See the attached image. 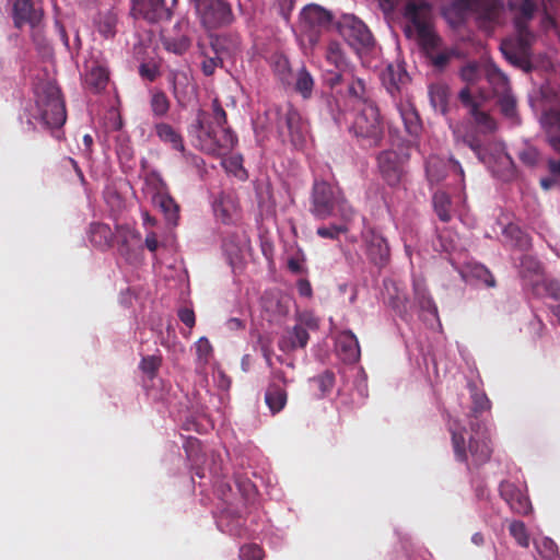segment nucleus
<instances>
[{
  "label": "nucleus",
  "mask_w": 560,
  "mask_h": 560,
  "mask_svg": "<svg viewBox=\"0 0 560 560\" xmlns=\"http://www.w3.org/2000/svg\"><path fill=\"white\" fill-rule=\"evenodd\" d=\"M470 434L466 441V429H451L452 446L456 460L465 463L468 469L479 468L491 458L493 448L488 430L479 422H469Z\"/></svg>",
  "instance_id": "nucleus-1"
},
{
  "label": "nucleus",
  "mask_w": 560,
  "mask_h": 560,
  "mask_svg": "<svg viewBox=\"0 0 560 560\" xmlns=\"http://www.w3.org/2000/svg\"><path fill=\"white\" fill-rule=\"evenodd\" d=\"M308 210L317 220L339 217L345 222H351L355 213L339 187L317 179L313 183Z\"/></svg>",
  "instance_id": "nucleus-2"
},
{
  "label": "nucleus",
  "mask_w": 560,
  "mask_h": 560,
  "mask_svg": "<svg viewBox=\"0 0 560 560\" xmlns=\"http://www.w3.org/2000/svg\"><path fill=\"white\" fill-rule=\"evenodd\" d=\"M468 13L475 15L479 30L492 33L503 22L504 0H452L444 8V14L456 21H464Z\"/></svg>",
  "instance_id": "nucleus-3"
},
{
  "label": "nucleus",
  "mask_w": 560,
  "mask_h": 560,
  "mask_svg": "<svg viewBox=\"0 0 560 560\" xmlns=\"http://www.w3.org/2000/svg\"><path fill=\"white\" fill-rule=\"evenodd\" d=\"M349 131L363 148H377L382 144L385 137L384 118L374 101L364 100L361 106L355 107Z\"/></svg>",
  "instance_id": "nucleus-4"
},
{
  "label": "nucleus",
  "mask_w": 560,
  "mask_h": 560,
  "mask_svg": "<svg viewBox=\"0 0 560 560\" xmlns=\"http://www.w3.org/2000/svg\"><path fill=\"white\" fill-rule=\"evenodd\" d=\"M36 107L42 122L48 128H60L67 120L65 101L59 86L45 82L36 88Z\"/></svg>",
  "instance_id": "nucleus-5"
},
{
  "label": "nucleus",
  "mask_w": 560,
  "mask_h": 560,
  "mask_svg": "<svg viewBox=\"0 0 560 560\" xmlns=\"http://www.w3.org/2000/svg\"><path fill=\"white\" fill-rule=\"evenodd\" d=\"M405 16L416 28L421 47L432 48L441 43V37L435 33L432 25L429 4L409 1L405 7Z\"/></svg>",
  "instance_id": "nucleus-6"
},
{
  "label": "nucleus",
  "mask_w": 560,
  "mask_h": 560,
  "mask_svg": "<svg viewBox=\"0 0 560 560\" xmlns=\"http://www.w3.org/2000/svg\"><path fill=\"white\" fill-rule=\"evenodd\" d=\"M277 128L280 135L287 130L289 140L295 149H302L308 136V124L291 104L277 108Z\"/></svg>",
  "instance_id": "nucleus-7"
},
{
  "label": "nucleus",
  "mask_w": 560,
  "mask_h": 560,
  "mask_svg": "<svg viewBox=\"0 0 560 560\" xmlns=\"http://www.w3.org/2000/svg\"><path fill=\"white\" fill-rule=\"evenodd\" d=\"M195 8L202 26L208 30L229 26L235 20L232 5L226 0H195Z\"/></svg>",
  "instance_id": "nucleus-8"
},
{
  "label": "nucleus",
  "mask_w": 560,
  "mask_h": 560,
  "mask_svg": "<svg viewBox=\"0 0 560 560\" xmlns=\"http://www.w3.org/2000/svg\"><path fill=\"white\" fill-rule=\"evenodd\" d=\"M530 31L516 30V36L503 39L500 46L504 58L513 66L530 70V47L534 42Z\"/></svg>",
  "instance_id": "nucleus-9"
},
{
  "label": "nucleus",
  "mask_w": 560,
  "mask_h": 560,
  "mask_svg": "<svg viewBox=\"0 0 560 560\" xmlns=\"http://www.w3.org/2000/svg\"><path fill=\"white\" fill-rule=\"evenodd\" d=\"M236 143L237 137L230 127L210 126L199 136L200 149L211 155H225L234 149Z\"/></svg>",
  "instance_id": "nucleus-10"
},
{
  "label": "nucleus",
  "mask_w": 560,
  "mask_h": 560,
  "mask_svg": "<svg viewBox=\"0 0 560 560\" xmlns=\"http://www.w3.org/2000/svg\"><path fill=\"white\" fill-rule=\"evenodd\" d=\"M339 34L357 51L370 49L374 38L368 26L352 14H345L337 23Z\"/></svg>",
  "instance_id": "nucleus-11"
},
{
  "label": "nucleus",
  "mask_w": 560,
  "mask_h": 560,
  "mask_svg": "<svg viewBox=\"0 0 560 560\" xmlns=\"http://www.w3.org/2000/svg\"><path fill=\"white\" fill-rule=\"evenodd\" d=\"M178 0H131V13L138 20L158 24L171 20Z\"/></svg>",
  "instance_id": "nucleus-12"
},
{
  "label": "nucleus",
  "mask_w": 560,
  "mask_h": 560,
  "mask_svg": "<svg viewBox=\"0 0 560 560\" xmlns=\"http://www.w3.org/2000/svg\"><path fill=\"white\" fill-rule=\"evenodd\" d=\"M289 380L282 370L270 371L265 392V402L272 415L281 412L288 402Z\"/></svg>",
  "instance_id": "nucleus-13"
},
{
  "label": "nucleus",
  "mask_w": 560,
  "mask_h": 560,
  "mask_svg": "<svg viewBox=\"0 0 560 560\" xmlns=\"http://www.w3.org/2000/svg\"><path fill=\"white\" fill-rule=\"evenodd\" d=\"M215 218L223 224H236L242 218L240 201L234 190L221 191L212 203Z\"/></svg>",
  "instance_id": "nucleus-14"
},
{
  "label": "nucleus",
  "mask_w": 560,
  "mask_h": 560,
  "mask_svg": "<svg viewBox=\"0 0 560 560\" xmlns=\"http://www.w3.org/2000/svg\"><path fill=\"white\" fill-rule=\"evenodd\" d=\"M117 250L128 264H136L140 260L142 247L140 234L127 225L117 226L115 237Z\"/></svg>",
  "instance_id": "nucleus-15"
},
{
  "label": "nucleus",
  "mask_w": 560,
  "mask_h": 560,
  "mask_svg": "<svg viewBox=\"0 0 560 560\" xmlns=\"http://www.w3.org/2000/svg\"><path fill=\"white\" fill-rule=\"evenodd\" d=\"M365 244V253L372 264L384 267L388 264L390 249L387 241L374 229H368L362 233Z\"/></svg>",
  "instance_id": "nucleus-16"
},
{
  "label": "nucleus",
  "mask_w": 560,
  "mask_h": 560,
  "mask_svg": "<svg viewBox=\"0 0 560 560\" xmlns=\"http://www.w3.org/2000/svg\"><path fill=\"white\" fill-rule=\"evenodd\" d=\"M188 34L189 22L183 18L174 24L172 31L162 34L161 40L167 51L183 55L189 49L191 44Z\"/></svg>",
  "instance_id": "nucleus-17"
},
{
  "label": "nucleus",
  "mask_w": 560,
  "mask_h": 560,
  "mask_svg": "<svg viewBox=\"0 0 560 560\" xmlns=\"http://www.w3.org/2000/svg\"><path fill=\"white\" fill-rule=\"evenodd\" d=\"M376 160L383 179L389 186L399 184L402 176L399 154L394 150H384L377 154Z\"/></svg>",
  "instance_id": "nucleus-18"
},
{
  "label": "nucleus",
  "mask_w": 560,
  "mask_h": 560,
  "mask_svg": "<svg viewBox=\"0 0 560 560\" xmlns=\"http://www.w3.org/2000/svg\"><path fill=\"white\" fill-rule=\"evenodd\" d=\"M500 493L511 510L517 514L526 515L532 510L528 497L514 483L504 481L500 485Z\"/></svg>",
  "instance_id": "nucleus-19"
},
{
  "label": "nucleus",
  "mask_w": 560,
  "mask_h": 560,
  "mask_svg": "<svg viewBox=\"0 0 560 560\" xmlns=\"http://www.w3.org/2000/svg\"><path fill=\"white\" fill-rule=\"evenodd\" d=\"M407 71L399 65H389L382 73V82L390 96L395 100L409 83Z\"/></svg>",
  "instance_id": "nucleus-20"
},
{
  "label": "nucleus",
  "mask_w": 560,
  "mask_h": 560,
  "mask_svg": "<svg viewBox=\"0 0 560 560\" xmlns=\"http://www.w3.org/2000/svg\"><path fill=\"white\" fill-rule=\"evenodd\" d=\"M43 13L34 8L32 0H15L13 4L14 26L21 28L24 24L36 26L42 23Z\"/></svg>",
  "instance_id": "nucleus-21"
},
{
  "label": "nucleus",
  "mask_w": 560,
  "mask_h": 560,
  "mask_svg": "<svg viewBox=\"0 0 560 560\" xmlns=\"http://www.w3.org/2000/svg\"><path fill=\"white\" fill-rule=\"evenodd\" d=\"M337 351L343 362L355 363L360 360L361 351L357 336L351 330L341 331L336 340Z\"/></svg>",
  "instance_id": "nucleus-22"
},
{
  "label": "nucleus",
  "mask_w": 560,
  "mask_h": 560,
  "mask_svg": "<svg viewBox=\"0 0 560 560\" xmlns=\"http://www.w3.org/2000/svg\"><path fill=\"white\" fill-rule=\"evenodd\" d=\"M396 107L404 122L406 132L411 138L417 139L422 131V122L418 112L409 102H399L396 104Z\"/></svg>",
  "instance_id": "nucleus-23"
},
{
  "label": "nucleus",
  "mask_w": 560,
  "mask_h": 560,
  "mask_svg": "<svg viewBox=\"0 0 560 560\" xmlns=\"http://www.w3.org/2000/svg\"><path fill=\"white\" fill-rule=\"evenodd\" d=\"M510 9L515 13V30L530 31L528 23L536 12V3L533 0H510Z\"/></svg>",
  "instance_id": "nucleus-24"
},
{
  "label": "nucleus",
  "mask_w": 560,
  "mask_h": 560,
  "mask_svg": "<svg viewBox=\"0 0 560 560\" xmlns=\"http://www.w3.org/2000/svg\"><path fill=\"white\" fill-rule=\"evenodd\" d=\"M308 340L310 335L306 328L302 325H295L279 339L278 347L283 352H291L298 348H305Z\"/></svg>",
  "instance_id": "nucleus-25"
},
{
  "label": "nucleus",
  "mask_w": 560,
  "mask_h": 560,
  "mask_svg": "<svg viewBox=\"0 0 560 560\" xmlns=\"http://www.w3.org/2000/svg\"><path fill=\"white\" fill-rule=\"evenodd\" d=\"M224 65L220 56V48L218 39L211 40L210 46L201 51L200 68L205 75L211 77L218 68Z\"/></svg>",
  "instance_id": "nucleus-26"
},
{
  "label": "nucleus",
  "mask_w": 560,
  "mask_h": 560,
  "mask_svg": "<svg viewBox=\"0 0 560 560\" xmlns=\"http://www.w3.org/2000/svg\"><path fill=\"white\" fill-rule=\"evenodd\" d=\"M441 43L434 47H422L425 51L427 58L430 60L431 65L439 71H444L446 67L450 65L453 58H458L460 56L459 51L456 48H445L442 50H438Z\"/></svg>",
  "instance_id": "nucleus-27"
},
{
  "label": "nucleus",
  "mask_w": 560,
  "mask_h": 560,
  "mask_svg": "<svg viewBox=\"0 0 560 560\" xmlns=\"http://www.w3.org/2000/svg\"><path fill=\"white\" fill-rule=\"evenodd\" d=\"M545 128L548 144L555 151H560V107L545 114Z\"/></svg>",
  "instance_id": "nucleus-28"
},
{
  "label": "nucleus",
  "mask_w": 560,
  "mask_h": 560,
  "mask_svg": "<svg viewBox=\"0 0 560 560\" xmlns=\"http://www.w3.org/2000/svg\"><path fill=\"white\" fill-rule=\"evenodd\" d=\"M154 131L160 141L168 144L175 151L185 152L184 139L173 126L166 122H159L155 124Z\"/></svg>",
  "instance_id": "nucleus-29"
},
{
  "label": "nucleus",
  "mask_w": 560,
  "mask_h": 560,
  "mask_svg": "<svg viewBox=\"0 0 560 560\" xmlns=\"http://www.w3.org/2000/svg\"><path fill=\"white\" fill-rule=\"evenodd\" d=\"M109 81V71L105 66L94 63L85 75V84L93 93L103 92Z\"/></svg>",
  "instance_id": "nucleus-30"
},
{
  "label": "nucleus",
  "mask_w": 560,
  "mask_h": 560,
  "mask_svg": "<svg viewBox=\"0 0 560 560\" xmlns=\"http://www.w3.org/2000/svg\"><path fill=\"white\" fill-rule=\"evenodd\" d=\"M415 301L419 305V307L423 311H427L431 314H438V307L429 293L428 287L423 279L413 278L412 281Z\"/></svg>",
  "instance_id": "nucleus-31"
},
{
  "label": "nucleus",
  "mask_w": 560,
  "mask_h": 560,
  "mask_svg": "<svg viewBox=\"0 0 560 560\" xmlns=\"http://www.w3.org/2000/svg\"><path fill=\"white\" fill-rule=\"evenodd\" d=\"M485 73L488 83L497 96L511 91L508 77L494 63H489L486 67Z\"/></svg>",
  "instance_id": "nucleus-32"
},
{
  "label": "nucleus",
  "mask_w": 560,
  "mask_h": 560,
  "mask_svg": "<svg viewBox=\"0 0 560 560\" xmlns=\"http://www.w3.org/2000/svg\"><path fill=\"white\" fill-rule=\"evenodd\" d=\"M532 293L537 298H550L560 302V283L556 280H545L537 277L530 282Z\"/></svg>",
  "instance_id": "nucleus-33"
},
{
  "label": "nucleus",
  "mask_w": 560,
  "mask_h": 560,
  "mask_svg": "<svg viewBox=\"0 0 560 560\" xmlns=\"http://www.w3.org/2000/svg\"><path fill=\"white\" fill-rule=\"evenodd\" d=\"M302 20L311 27L325 26L331 21V14L317 4H308L301 12Z\"/></svg>",
  "instance_id": "nucleus-34"
},
{
  "label": "nucleus",
  "mask_w": 560,
  "mask_h": 560,
  "mask_svg": "<svg viewBox=\"0 0 560 560\" xmlns=\"http://www.w3.org/2000/svg\"><path fill=\"white\" fill-rule=\"evenodd\" d=\"M115 234L109 225L104 223H93L90 228V241L100 248L113 246Z\"/></svg>",
  "instance_id": "nucleus-35"
},
{
  "label": "nucleus",
  "mask_w": 560,
  "mask_h": 560,
  "mask_svg": "<svg viewBox=\"0 0 560 560\" xmlns=\"http://www.w3.org/2000/svg\"><path fill=\"white\" fill-rule=\"evenodd\" d=\"M448 170V161L445 162L443 159L435 155H432L427 160L425 171L428 179L431 183H439L443 180L446 177Z\"/></svg>",
  "instance_id": "nucleus-36"
},
{
  "label": "nucleus",
  "mask_w": 560,
  "mask_h": 560,
  "mask_svg": "<svg viewBox=\"0 0 560 560\" xmlns=\"http://www.w3.org/2000/svg\"><path fill=\"white\" fill-rule=\"evenodd\" d=\"M429 95L433 107L442 114H446L451 95L450 88L441 83L432 84L429 89Z\"/></svg>",
  "instance_id": "nucleus-37"
},
{
  "label": "nucleus",
  "mask_w": 560,
  "mask_h": 560,
  "mask_svg": "<svg viewBox=\"0 0 560 560\" xmlns=\"http://www.w3.org/2000/svg\"><path fill=\"white\" fill-rule=\"evenodd\" d=\"M314 79L305 67L295 74L294 90L305 100L310 98L314 89Z\"/></svg>",
  "instance_id": "nucleus-38"
},
{
  "label": "nucleus",
  "mask_w": 560,
  "mask_h": 560,
  "mask_svg": "<svg viewBox=\"0 0 560 560\" xmlns=\"http://www.w3.org/2000/svg\"><path fill=\"white\" fill-rule=\"evenodd\" d=\"M451 197L444 191H436L433 195V207L436 215L442 222H450L452 219L451 213Z\"/></svg>",
  "instance_id": "nucleus-39"
},
{
  "label": "nucleus",
  "mask_w": 560,
  "mask_h": 560,
  "mask_svg": "<svg viewBox=\"0 0 560 560\" xmlns=\"http://www.w3.org/2000/svg\"><path fill=\"white\" fill-rule=\"evenodd\" d=\"M159 206L165 214L166 220L171 224H177L179 218V206L176 203L174 198L170 195L162 194L159 196Z\"/></svg>",
  "instance_id": "nucleus-40"
},
{
  "label": "nucleus",
  "mask_w": 560,
  "mask_h": 560,
  "mask_svg": "<svg viewBox=\"0 0 560 560\" xmlns=\"http://www.w3.org/2000/svg\"><path fill=\"white\" fill-rule=\"evenodd\" d=\"M117 21V15L112 11L101 14L97 22L98 33L105 38H113L116 35Z\"/></svg>",
  "instance_id": "nucleus-41"
},
{
  "label": "nucleus",
  "mask_w": 560,
  "mask_h": 560,
  "mask_svg": "<svg viewBox=\"0 0 560 560\" xmlns=\"http://www.w3.org/2000/svg\"><path fill=\"white\" fill-rule=\"evenodd\" d=\"M481 68L476 61H471L463 66L459 70L460 79L467 83V85H474L481 79Z\"/></svg>",
  "instance_id": "nucleus-42"
},
{
  "label": "nucleus",
  "mask_w": 560,
  "mask_h": 560,
  "mask_svg": "<svg viewBox=\"0 0 560 560\" xmlns=\"http://www.w3.org/2000/svg\"><path fill=\"white\" fill-rule=\"evenodd\" d=\"M348 223L349 222L341 221L339 224L319 226L316 230V234L322 238L337 241L341 234H346L349 231Z\"/></svg>",
  "instance_id": "nucleus-43"
},
{
  "label": "nucleus",
  "mask_w": 560,
  "mask_h": 560,
  "mask_svg": "<svg viewBox=\"0 0 560 560\" xmlns=\"http://www.w3.org/2000/svg\"><path fill=\"white\" fill-rule=\"evenodd\" d=\"M510 535L515 539L518 546L523 548L529 547V535L525 524L522 521H513L509 525Z\"/></svg>",
  "instance_id": "nucleus-44"
},
{
  "label": "nucleus",
  "mask_w": 560,
  "mask_h": 560,
  "mask_svg": "<svg viewBox=\"0 0 560 560\" xmlns=\"http://www.w3.org/2000/svg\"><path fill=\"white\" fill-rule=\"evenodd\" d=\"M311 381L317 385L319 397L323 398L332 390L335 386V374L334 372L326 370L322 374L313 377Z\"/></svg>",
  "instance_id": "nucleus-45"
},
{
  "label": "nucleus",
  "mask_w": 560,
  "mask_h": 560,
  "mask_svg": "<svg viewBox=\"0 0 560 560\" xmlns=\"http://www.w3.org/2000/svg\"><path fill=\"white\" fill-rule=\"evenodd\" d=\"M151 109L155 117H163L170 109V101L164 92H155L151 97Z\"/></svg>",
  "instance_id": "nucleus-46"
},
{
  "label": "nucleus",
  "mask_w": 560,
  "mask_h": 560,
  "mask_svg": "<svg viewBox=\"0 0 560 560\" xmlns=\"http://www.w3.org/2000/svg\"><path fill=\"white\" fill-rule=\"evenodd\" d=\"M535 547L540 557L546 560H552L558 556L557 544L548 537H544L540 540L535 541Z\"/></svg>",
  "instance_id": "nucleus-47"
},
{
  "label": "nucleus",
  "mask_w": 560,
  "mask_h": 560,
  "mask_svg": "<svg viewBox=\"0 0 560 560\" xmlns=\"http://www.w3.org/2000/svg\"><path fill=\"white\" fill-rule=\"evenodd\" d=\"M348 94L354 100V107L361 106L364 100H370L365 96V83L362 79H353L349 82Z\"/></svg>",
  "instance_id": "nucleus-48"
},
{
  "label": "nucleus",
  "mask_w": 560,
  "mask_h": 560,
  "mask_svg": "<svg viewBox=\"0 0 560 560\" xmlns=\"http://www.w3.org/2000/svg\"><path fill=\"white\" fill-rule=\"evenodd\" d=\"M184 450L187 456V459L192 465H198L201 459V443L196 438H188L185 441Z\"/></svg>",
  "instance_id": "nucleus-49"
},
{
  "label": "nucleus",
  "mask_w": 560,
  "mask_h": 560,
  "mask_svg": "<svg viewBox=\"0 0 560 560\" xmlns=\"http://www.w3.org/2000/svg\"><path fill=\"white\" fill-rule=\"evenodd\" d=\"M498 98L502 114L509 118H514L516 116V100L511 91L499 95Z\"/></svg>",
  "instance_id": "nucleus-50"
},
{
  "label": "nucleus",
  "mask_w": 560,
  "mask_h": 560,
  "mask_svg": "<svg viewBox=\"0 0 560 560\" xmlns=\"http://www.w3.org/2000/svg\"><path fill=\"white\" fill-rule=\"evenodd\" d=\"M472 398V407H471V417L478 418L480 413L483 411H488L491 408V401L487 397L485 393L476 392L471 396Z\"/></svg>",
  "instance_id": "nucleus-51"
},
{
  "label": "nucleus",
  "mask_w": 560,
  "mask_h": 560,
  "mask_svg": "<svg viewBox=\"0 0 560 560\" xmlns=\"http://www.w3.org/2000/svg\"><path fill=\"white\" fill-rule=\"evenodd\" d=\"M197 361L199 365H206L212 354V346L206 337L196 342Z\"/></svg>",
  "instance_id": "nucleus-52"
},
{
  "label": "nucleus",
  "mask_w": 560,
  "mask_h": 560,
  "mask_svg": "<svg viewBox=\"0 0 560 560\" xmlns=\"http://www.w3.org/2000/svg\"><path fill=\"white\" fill-rule=\"evenodd\" d=\"M326 58L327 61L334 65L336 68H341L346 65L345 56L341 51L340 45L336 42H331L328 45Z\"/></svg>",
  "instance_id": "nucleus-53"
},
{
  "label": "nucleus",
  "mask_w": 560,
  "mask_h": 560,
  "mask_svg": "<svg viewBox=\"0 0 560 560\" xmlns=\"http://www.w3.org/2000/svg\"><path fill=\"white\" fill-rule=\"evenodd\" d=\"M162 360L156 355H147L143 357L140 362V369L143 373L149 375L151 378L155 376L158 370L160 369Z\"/></svg>",
  "instance_id": "nucleus-54"
},
{
  "label": "nucleus",
  "mask_w": 560,
  "mask_h": 560,
  "mask_svg": "<svg viewBox=\"0 0 560 560\" xmlns=\"http://www.w3.org/2000/svg\"><path fill=\"white\" fill-rule=\"evenodd\" d=\"M264 558V550L256 544H249L241 547V560H261Z\"/></svg>",
  "instance_id": "nucleus-55"
},
{
  "label": "nucleus",
  "mask_w": 560,
  "mask_h": 560,
  "mask_svg": "<svg viewBox=\"0 0 560 560\" xmlns=\"http://www.w3.org/2000/svg\"><path fill=\"white\" fill-rule=\"evenodd\" d=\"M545 330H546V325L538 316H535L527 324V334H528L530 340L534 342L544 336Z\"/></svg>",
  "instance_id": "nucleus-56"
},
{
  "label": "nucleus",
  "mask_w": 560,
  "mask_h": 560,
  "mask_svg": "<svg viewBox=\"0 0 560 560\" xmlns=\"http://www.w3.org/2000/svg\"><path fill=\"white\" fill-rule=\"evenodd\" d=\"M212 117L217 127H229L228 126V115L224 108L222 107L220 101L214 98L212 101Z\"/></svg>",
  "instance_id": "nucleus-57"
},
{
  "label": "nucleus",
  "mask_w": 560,
  "mask_h": 560,
  "mask_svg": "<svg viewBox=\"0 0 560 560\" xmlns=\"http://www.w3.org/2000/svg\"><path fill=\"white\" fill-rule=\"evenodd\" d=\"M517 156L525 165L534 166L538 162L539 152L534 147H525L518 152Z\"/></svg>",
  "instance_id": "nucleus-58"
},
{
  "label": "nucleus",
  "mask_w": 560,
  "mask_h": 560,
  "mask_svg": "<svg viewBox=\"0 0 560 560\" xmlns=\"http://www.w3.org/2000/svg\"><path fill=\"white\" fill-rule=\"evenodd\" d=\"M469 114L475 119L477 125L482 126L488 130L494 129V121L492 120L490 115L487 114L486 112L480 110L479 107H475L469 112Z\"/></svg>",
  "instance_id": "nucleus-59"
},
{
  "label": "nucleus",
  "mask_w": 560,
  "mask_h": 560,
  "mask_svg": "<svg viewBox=\"0 0 560 560\" xmlns=\"http://www.w3.org/2000/svg\"><path fill=\"white\" fill-rule=\"evenodd\" d=\"M458 100L464 107L468 108L469 112L475 107H480L479 102L472 96L470 88L466 85L458 93Z\"/></svg>",
  "instance_id": "nucleus-60"
},
{
  "label": "nucleus",
  "mask_w": 560,
  "mask_h": 560,
  "mask_svg": "<svg viewBox=\"0 0 560 560\" xmlns=\"http://www.w3.org/2000/svg\"><path fill=\"white\" fill-rule=\"evenodd\" d=\"M305 261V257L302 253L295 255V256H292L288 259V268L291 272L293 273H303L304 272V267H303V262Z\"/></svg>",
  "instance_id": "nucleus-61"
},
{
  "label": "nucleus",
  "mask_w": 560,
  "mask_h": 560,
  "mask_svg": "<svg viewBox=\"0 0 560 560\" xmlns=\"http://www.w3.org/2000/svg\"><path fill=\"white\" fill-rule=\"evenodd\" d=\"M31 28L34 44L39 49H45L48 46V42L45 35L43 34L42 25L37 24L36 26H31Z\"/></svg>",
  "instance_id": "nucleus-62"
},
{
  "label": "nucleus",
  "mask_w": 560,
  "mask_h": 560,
  "mask_svg": "<svg viewBox=\"0 0 560 560\" xmlns=\"http://www.w3.org/2000/svg\"><path fill=\"white\" fill-rule=\"evenodd\" d=\"M178 318L183 324H185L188 328H192L196 324V316L191 308H180L178 311Z\"/></svg>",
  "instance_id": "nucleus-63"
},
{
  "label": "nucleus",
  "mask_w": 560,
  "mask_h": 560,
  "mask_svg": "<svg viewBox=\"0 0 560 560\" xmlns=\"http://www.w3.org/2000/svg\"><path fill=\"white\" fill-rule=\"evenodd\" d=\"M139 73L142 78L152 82L156 79L158 70L154 67L142 63L139 68Z\"/></svg>",
  "instance_id": "nucleus-64"
}]
</instances>
